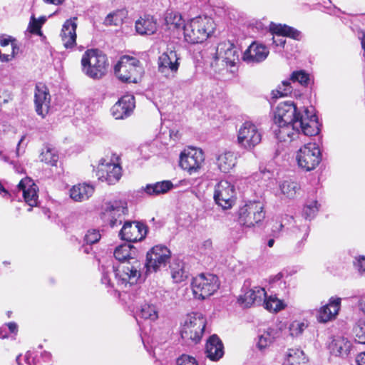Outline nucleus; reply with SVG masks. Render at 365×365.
Returning a JSON list of instances; mask_svg holds the SVG:
<instances>
[{"instance_id": "obj_1", "label": "nucleus", "mask_w": 365, "mask_h": 365, "mask_svg": "<svg viewBox=\"0 0 365 365\" xmlns=\"http://www.w3.org/2000/svg\"><path fill=\"white\" fill-rule=\"evenodd\" d=\"M115 258L120 262L115 269L112 264L101 266V282L107 287L123 289L135 284L141 276L142 263L138 259V251L130 244L115 247Z\"/></svg>"}, {"instance_id": "obj_2", "label": "nucleus", "mask_w": 365, "mask_h": 365, "mask_svg": "<svg viewBox=\"0 0 365 365\" xmlns=\"http://www.w3.org/2000/svg\"><path fill=\"white\" fill-rule=\"evenodd\" d=\"M306 121L297 120L295 123H274L272 129L275 138L282 142H292L299 138L301 135L314 136L319 133V124L318 120Z\"/></svg>"}, {"instance_id": "obj_3", "label": "nucleus", "mask_w": 365, "mask_h": 365, "mask_svg": "<svg viewBox=\"0 0 365 365\" xmlns=\"http://www.w3.org/2000/svg\"><path fill=\"white\" fill-rule=\"evenodd\" d=\"M215 24L208 16H198L191 19L183 26L185 40L190 43H201L215 31Z\"/></svg>"}, {"instance_id": "obj_4", "label": "nucleus", "mask_w": 365, "mask_h": 365, "mask_svg": "<svg viewBox=\"0 0 365 365\" xmlns=\"http://www.w3.org/2000/svg\"><path fill=\"white\" fill-rule=\"evenodd\" d=\"M318 120L317 115L314 113L313 108H303L299 109L293 101H287L278 104L274 112L273 122L274 123H295V121Z\"/></svg>"}, {"instance_id": "obj_5", "label": "nucleus", "mask_w": 365, "mask_h": 365, "mask_svg": "<svg viewBox=\"0 0 365 365\" xmlns=\"http://www.w3.org/2000/svg\"><path fill=\"white\" fill-rule=\"evenodd\" d=\"M83 72L93 79L101 78L107 71L108 66L106 55L95 49L86 51L81 58Z\"/></svg>"}, {"instance_id": "obj_6", "label": "nucleus", "mask_w": 365, "mask_h": 365, "mask_svg": "<svg viewBox=\"0 0 365 365\" xmlns=\"http://www.w3.org/2000/svg\"><path fill=\"white\" fill-rule=\"evenodd\" d=\"M143 69L136 58L123 56L114 66V73L123 82L137 83Z\"/></svg>"}, {"instance_id": "obj_7", "label": "nucleus", "mask_w": 365, "mask_h": 365, "mask_svg": "<svg viewBox=\"0 0 365 365\" xmlns=\"http://www.w3.org/2000/svg\"><path fill=\"white\" fill-rule=\"evenodd\" d=\"M127 202L120 200L105 202L101 207V217L111 227L122 224L125 215H128Z\"/></svg>"}, {"instance_id": "obj_8", "label": "nucleus", "mask_w": 365, "mask_h": 365, "mask_svg": "<svg viewBox=\"0 0 365 365\" xmlns=\"http://www.w3.org/2000/svg\"><path fill=\"white\" fill-rule=\"evenodd\" d=\"M206 320L202 313L192 312L187 314L182 327L180 334L185 341L197 343L204 332Z\"/></svg>"}, {"instance_id": "obj_9", "label": "nucleus", "mask_w": 365, "mask_h": 365, "mask_svg": "<svg viewBox=\"0 0 365 365\" xmlns=\"http://www.w3.org/2000/svg\"><path fill=\"white\" fill-rule=\"evenodd\" d=\"M264 217V205L259 201L249 202L238 211L239 223L247 227H252L260 223Z\"/></svg>"}, {"instance_id": "obj_10", "label": "nucleus", "mask_w": 365, "mask_h": 365, "mask_svg": "<svg viewBox=\"0 0 365 365\" xmlns=\"http://www.w3.org/2000/svg\"><path fill=\"white\" fill-rule=\"evenodd\" d=\"M191 287L195 298L205 299L218 289V279L212 274H200L192 279Z\"/></svg>"}, {"instance_id": "obj_11", "label": "nucleus", "mask_w": 365, "mask_h": 365, "mask_svg": "<svg viewBox=\"0 0 365 365\" xmlns=\"http://www.w3.org/2000/svg\"><path fill=\"white\" fill-rule=\"evenodd\" d=\"M262 134L257 126L250 121H246L237 131V143L247 150H253L262 140Z\"/></svg>"}, {"instance_id": "obj_12", "label": "nucleus", "mask_w": 365, "mask_h": 365, "mask_svg": "<svg viewBox=\"0 0 365 365\" xmlns=\"http://www.w3.org/2000/svg\"><path fill=\"white\" fill-rule=\"evenodd\" d=\"M296 158L300 168L310 171L319 164L322 155L319 148L315 143H307L298 150Z\"/></svg>"}, {"instance_id": "obj_13", "label": "nucleus", "mask_w": 365, "mask_h": 365, "mask_svg": "<svg viewBox=\"0 0 365 365\" xmlns=\"http://www.w3.org/2000/svg\"><path fill=\"white\" fill-rule=\"evenodd\" d=\"M180 57L176 51L168 48L158 59V71L166 78H174L179 69Z\"/></svg>"}, {"instance_id": "obj_14", "label": "nucleus", "mask_w": 365, "mask_h": 365, "mask_svg": "<svg viewBox=\"0 0 365 365\" xmlns=\"http://www.w3.org/2000/svg\"><path fill=\"white\" fill-rule=\"evenodd\" d=\"M205 163L204 153L201 149L189 148L181 153L180 166L190 175L198 173Z\"/></svg>"}, {"instance_id": "obj_15", "label": "nucleus", "mask_w": 365, "mask_h": 365, "mask_svg": "<svg viewBox=\"0 0 365 365\" xmlns=\"http://www.w3.org/2000/svg\"><path fill=\"white\" fill-rule=\"evenodd\" d=\"M309 75L304 71H296L292 72L288 80L283 81L282 84L278 86L276 90L272 91V98H279L291 95L294 91L295 83H299L302 86H307L309 82Z\"/></svg>"}, {"instance_id": "obj_16", "label": "nucleus", "mask_w": 365, "mask_h": 365, "mask_svg": "<svg viewBox=\"0 0 365 365\" xmlns=\"http://www.w3.org/2000/svg\"><path fill=\"white\" fill-rule=\"evenodd\" d=\"M170 255L167 247L161 245L153 247L147 254V262L144 265L146 272H156L160 267L165 266Z\"/></svg>"}, {"instance_id": "obj_17", "label": "nucleus", "mask_w": 365, "mask_h": 365, "mask_svg": "<svg viewBox=\"0 0 365 365\" xmlns=\"http://www.w3.org/2000/svg\"><path fill=\"white\" fill-rule=\"evenodd\" d=\"M240 50L230 41L219 43L215 53L216 63L221 62L227 66H234L239 61Z\"/></svg>"}, {"instance_id": "obj_18", "label": "nucleus", "mask_w": 365, "mask_h": 365, "mask_svg": "<svg viewBox=\"0 0 365 365\" xmlns=\"http://www.w3.org/2000/svg\"><path fill=\"white\" fill-rule=\"evenodd\" d=\"M235 195V186L227 180H221L215 187V201L223 209L232 207Z\"/></svg>"}, {"instance_id": "obj_19", "label": "nucleus", "mask_w": 365, "mask_h": 365, "mask_svg": "<svg viewBox=\"0 0 365 365\" xmlns=\"http://www.w3.org/2000/svg\"><path fill=\"white\" fill-rule=\"evenodd\" d=\"M147 233L146 226L136 221H126L119 232L121 240L133 242L145 238Z\"/></svg>"}, {"instance_id": "obj_20", "label": "nucleus", "mask_w": 365, "mask_h": 365, "mask_svg": "<svg viewBox=\"0 0 365 365\" xmlns=\"http://www.w3.org/2000/svg\"><path fill=\"white\" fill-rule=\"evenodd\" d=\"M271 35L272 44L276 47H284L286 39L285 36L299 40L301 38V32L296 29L285 24H274L271 26Z\"/></svg>"}, {"instance_id": "obj_21", "label": "nucleus", "mask_w": 365, "mask_h": 365, "mask_svg": "<svg viewBox=\"0 0 365 365\" xmlns=\"http://www.w3.org/2000/svg\"><path fill=\"white\" fill-rule=\"evenodd\" d=\"M96 176L101 181L108 184H115L121 176V167L118 164L101 160L96 170Z\"/></svg>"}, {"instance_id": "obj_22", "label": "nucleus", "mask_w": 365, "mask_h": 365, "mask_svg": "<svg viewBox=\"0 0 365 365\" xmlns=\"http://www.w3.org/2000/svg\"><path fill=\"white\" fill-rule=\"evenodd\" d=\"M145 294V292L140 290L136 295H133L132 298L133 306L137 309L138 317L144 319L155 321L158 318V309L153 304L142 303Z\"/></svg>"}, {"instance_id": "obj_23", "label": "nucleus", "mask_w": 365, "mask_h": 365, "mask_svg": "<svg viewBox=\"0 0 365 365\" xmlns=\"http://www.w3.org/2000/svg\"><path fill=\"white\" fill-rule=\"evenodd\" d=\"M51 96L47 87L43 83H38L35 88L34 103L38 115L44 118L48 113Z\"/></svg>"}, {"instance_id": "obj_24", "label": "nucleus", "mask_w": 365, "mask_h": 365, "mask_svg": "<svg viewBox=\"0 0 365 365\" xmlns=\"http://www.w3.org/2000/svg\"><path fill=\"white\" fill-rule=\"evenodd\" d=\"M18 189L19 190L22 191L25 202L31 207L28 210V211L30 212L31 210V207L36 206L38 204V186L31 178H25L19 182Z\"/></svg>"}, {"instance_id": "obj_25", "label": "nucleus", "mask_w": 365, "mask_h": 365, "mask_svg": "<svg viewBox=\"0 0 365 365\" xmlns=\"http://www.w3.org/2000/svg\"><path fill=\"white\" fill-rule=\"evenodd\" d=\"M135 108V98L132 95L121 97L111 108V114L115 119H123L133 113Z\"/></svg>"}, {"instance_id": "obj_26", "label": "nucleus", "mask_w": 365, "mask_h": 365, "mask_svg": "<svg viewBox=\"0 0 365 365\" xmlns=\"http://www.w3.org/2000/svg\"><path fill=\"white\" fill-rule=\"evenodd\" d=\"M269 53V49L264 45L254 42L245 51L242 59L247 63H257L264 61Z\"/></svg>"}, {"instance_id": "obj_27", "label": "nucleus", "mask_w": 365, "mask_h": 365, "mask_svg": "<svg viewBox=\"0 0 365 365\" xmlns=\"http://www.w3.org/2000/svg\"><path fill=\"white\" fill-rule=\"evenodd\" d=\"M341 301L339 297H331L329 303L318 310L317 320L319 322L326 323L334 319L340 309Z\"/></svg>"}, {"instance_id": "obj_28", "label": "nucleus", "mask_w": 365, "mask_h": 365, "mask_svg": "<svg viewBox=\"0 0 365 365\" xmlns=\"http://www.w3.org/2000/svg\"><path fill=\"white\" fill-rule=\"evenodd\" d=\"M77 18L73 17L65 21L62 26L61 38L66 48H73L76 44Z\"/></svg>"}, {"instance_id": "obj_29", "label": "nucleus", "mask_w": 365, "mask_h": 365, "mask_svg": "<svg viewBox=\"0 0 365 365\" xmlns=\"http://www.w3.org/2000/svg\"><path fill=\"white\" fill-rule=\"evenodd\" d=\"M353 344L347 338L336 336L334 338L329 344V349L331 354L343 359L348 358L353 350Z\"/></svg>"}, {"instance_id": "obj_30", "label": "nucleus", "mask_w": 365, "mask_h": 365, "mask_svg": "<svg viewBox=\"0 0 365 365\" xmlns=\"http://www.w3.org/2000/svg\"><path fill=\"white\" fill-rule=\"evenodd\" d=\"M265 297L266 292L264 288L255 287L240 295L238 302L245 307H250L252 304L260 305Z\"/></svg>"}, {"instance_id": "obj_31", "label": "nucleus", "mask_w": 365, "mask_h": 365, "mask_svg": "<svg viewBox=\"0 0 365 365\" xmlns=\"http://www.w3.org/2000/svg\"><path fill=\"white\" fill-rule=\"evenodd\" d=\"M205 353L207 356L212 361H218L223 356V344L216 334L212 335L208 339L206 343Z\"/></svg>"}, {"instance_id": "obj_32", "label": "nucleus", "mask_w": 365, "mask_h": 365, "mask_svg": "<svg viewBox=\"0 0 365 365\" xmlns=\"http://www.w3.org/2000/svg\"><path fill=\"white\" fill-rule=\"evenodd\" d=\"M95 187L93 185L83 182L73 185L69 190L70 197L76 202L88 200L93 194Z\"/></svg>"}, {"instance_id": "obj_33", "label": "nucleus", "mask_w": 365, "mask_h": 365, "mask_svg": "<svg viewBox=\"0 0 365 365\" xmlns=\"http://www.w3.org/2000/svg\"><path fill=\"white\" fill-rule=\"evenodd\" d=\"M135 30L141 35H150L154 34L157 30V22L153 16L145 15L140 17L135 22Z\"/></svg>"}, {"instance_id": "obj_34", "label": "nucleus", "mask_w": 365, "mask_h": 365, "mask_svg": "<svg viewBox=\"0 0 365 365\" xmlns=\"http://www.w3.org/2000/svg\"><path fill=\"white\" fill-rule=\"evenodd\" d=\"M279 187L281 193L287 198L294 199L301 191L300 184L292 180L285 179L279 183Z\"/></svg>"}, {"instance_id": "obj_35", "label": "nucleus", "mask_w": 365, "mask_h": 365, "mask_svg": "<svg viewBox=\"0 0 365 365\" xmlns=\"http://www.w3.org/2000/svg\"><path fill=\"white\" fill-rule=\"evenodd\" d=\"M308 359L299 349H289L285 355L284 365H307Z\"/></svg>"}, {"instance_id": "obj_36", "label": "nucleus", "mask_w": 365, "mask_h": 365, "mask_svg": "<svg viewBox=\"0 0 365 365\" xmlns=\"http://www.w3.org/2000/svg\"><path fill=\"white\" fill-rule=\"evenodd\" d=\"M173 184L170 180H163L152 184H148L145 188V192L150 196H158L167 193L173 188Z\"/></svg>"}, {"instance_id": "obj_37", "label": "nucleus", "mask_w": 365, "mask_h": 365, "mask_svg": "<svg viewBox=\"0 0 365 365\" xmlns=\"http://www.w3.org/2000/svg\"><path fill=\"white\" fill-rule=\"evenodd\" d=\"M277 331L274 329L267 328L264 330H259L257 337L256 346L262 351L268 347L276 337Z\"/></svg>"}, {"instance_id": "obj_38", "label": "nucleus", "mask_w": 365, "mask_h": 365, "mask_svg": "<svg viewBox=\"0 0 365 365\" xmlns=\"http://www.w3.org/2000/svg\"><path fill=\"white\" fill-rule=\"evenodd\" d=\"M236 157L232 152H225L217 158L219 169L223 173H227L236 165Z\"/></svg>"}, {"instance_id": "obj_39", "label": "nucleus", "mask_w": 365, "mask_h": 365, "mask_svg": "<svg viewBox=\"0 0 365 365\" xmlns=\"http://www.w3.org/2000/svg\"><path fill=\"white\" fill-rule=\"evenodd\" d=\"M262 302L264 308L269 312H277L285 307L284 302L276 295H270L268 297L266 296Z\"/></svg>"}, {"instance_id": "obj_40", "label": "nucleus", "mask_w": 365, "mask_h": 365, "mask_svg": "<svg viewBox=\"0 0 365 365\" xmlns=\"http://www.w3.org/2000/svg\"><path fill=\"white\" fill-rule=\"evenodd\" d=\"M292 232L294 235L297 239H300L297 242V245L300 250L304 245V242L307 240V237L309 233V226L305 222L304 224L295 226L292 227Z\"/></svg>"}, {"instance_id": "obj_41", "label": "nucleus", "mask_w": 365, "mask_h": 365, "mask_svg": "<svg viewBox=\"0 0 365 365\" xmlns=\"http://www.w3.org/2000/svg\"><path fill=\"white\" fill-rule=\"evenodd\" d=\"M39 159L41 162L54 166L58 162V155L53 148L46 145L42 149Z\"/></svg>"}, {"instance_id": "obj_42", "label": "nucleus", "mask_w": 365, "mask_h": 365, "mask_svg": "<svg viewBox=\"0 0 365 365\" xmlns=\"http://www.w3.org/2000/svg\"><path fill=\"white\" fill-rule=\"evenodd\" d=\"M165 21L170 29L172 27L173 29L183 28V26L186 24L182 19L181 15L177 12L167 13Z\"/></svg>"}, {"instance_id": "obj_43", "label": "nucleus", "mask_w": 365, "mask_h": 365, "mask_svg": "<svg viewBox=\"0 0 365 365\" xmlns=\"http://www.w3.org/2000/svg\"><path fill=\"white\" fill-rule=\"evenodd\" d=\"M319 209V205L317 200L308 201L304 206L302 215L305 219L310 220L316 216Z\"/></svg>"}, {"instance_id": "obj_44", "label": "nucleus", "mask_w": 365, "mask_h": 365, "mask_svg": "<svg viewBox=\"0 0 365 365\" xmlns=\"http://www.w3.org/2000/svg\"><path fill=\"white\" fill-rule=\"evenodd\" d=\"M292 216L284 215L281 217L280 220L276 221L272 227V232L274 237H278L282 228L288 224H292L294 222Z\"/></svg>"}, {"instance_id": "obj_45", "label": "nucleus", "mask_w": 365, "mask_h": 365, "mask_svg": "<svg viewBox=\"0 0 365 365\" xmlns=\"http://www.w3.org/2000/svg\"><path fill=\"white\" fill-rule=\"evenodd\" d=\"M123 18V13L120 11H115L107 15L103 24L106 26H118L122 23Z\"/></svg>"}, {"instance_id": "obj_46", "label": "nucleus", "mask_w": 365, "mask_h": 365, "mask_svg": "<svg viewBox=\"0 0 365 365\" xmlns=\"http://www.w3.org/2000/svg\"><path fill=\"white\" fill-rule=\"evenodd\" d=\"M307 327V324L304 322L294 321L289 326L290 334L292 336H297L301 334Z\"/></svg>"}, {"instance_id": "obj_47", "label": "nucleus", "mask_w": 365, "mask_h": 365, "mask_svg": "<svg viewBox=\"0 0 365 365\" xmlns=\"http://www.w3.org/2000/svg\"><path fill=\"white\" fill-rule=\"evenodd\" d=\"M101 237L99 230H89L84 237V242L88 245H93L98 242Z\"/></svg>"}, {"instance_id": "obj_48", "label": "nucleus", "mask_w": 365, "mask_h": 365, "mask_svg": "<svg viewBox=\"0 0 365 365\" xmlns=\"http://www.w3.org/2000/svg\"><path fill=\"white\" fill-rule=\"evenodd\" d=\"M172 277L175 282L180 283L183 282L187 277V273L182 268H179L175 269V268H172L171 271Z\"/></svg>"}, {"instance_id": "obj_49", "label": "nucleus", "mask_w": 365, "mask_h": 365, "mask_svg": "<svg viewBox=\"0 0 365 365\" xmlns=\"http://www.w3.org/2000/svg\"><path fill=\"white\" fill-rule=\"evenodd\" d=\"M41 28V23H39V21H37V19H36L34 16H32L29 25L30 32L41 36L42 35Z\"/></svg>"}, {"instance_id": "obj_50", "label": "nucleus", "mask_w": 365, "mask_h": 365, "mask_svg": "<svg viewBox=\"0 0 365 365\" xmlns=\"http://www.w3.org/2000/svg\"><path fill=\"white\" fill-rule=\"evenodd\" d=\"M178 365H197V361L194 357L189 355L182 354L177 359Z\"/></svg>"}, {"instance_id": "obj_51", "label": "nucleus", "mask_w": 365, "mask_h": 365, "mask_svg": "<svg viewBox=\"0 0 365 365\" xmlns=\"http://www.w3.org/2000/svg\"><path fill=\"white\" fill-rule=\"evenodd\" d=\"M355 265L360 273L362 274L365 272V257L359 256L356 259V262Z\"/></svg>"}, {"instance_id": "obj_52", "label": "nucleus", "mask_w": 365, "mask_h": 365, "mask_svg": "<svg viewBox=\"0 0 365 365\" xmlns=\"http://www.w3.org/2000/svg\"><path fill=\"white\" fill-rule=\"evenodd\" d=\"M282 275L281 274H278L272 279V287H274L276 285H278L279 287L283 285V287L286 288V282L282 280Z\"/></svg>"}, {"instance_id": "obj_53", "label": "nucleus", "mask_w": 365, "mask_h": 365, "mask_svg": "<svg viewBox=\"0 0 365 365\" xmlns=\"http://www.w3.org/2000/svg\"><path fill=\"white\" fill-rule=\"evenodd\" d=\"M6 329L9 333L16 334L18 332V325L16 322H11L6 323Z\"/></svg>"}, {"instance_id": "obj_54", "label": "nucleus", "mask_w": 365, "mask_h": 365, "mask_svg": "<svg viewBox=\"0 0 365 365\" xmlns=\"http://www.w3.org/2000/svg\"><path fill=\"white\" fill-rule=\"evenodd\" d=\"M41 358L44 362L48 363L52 361V354L49 351H43L41 354Z\"/></svg>"}, {"instance_id": "obj_55", "label": "nucleus", "mask_w": 365, "mask_h": 365, "mask_svg": "<svg viewBox=\"0 0 365 365\" xmlns=\"http://www.w3.org/2000/svg\"><path fill=\"white\" fill-rule=\"evenodd\" d=\"M357 365H365V351L359 354L356 359Z\"/></svg>"}, {"instance_id": "obj_56", "label": "nucleus", "mask_w": 365, "mask_h": 365, "mask_svg": "<svg viewBox=\"0 0 365 365\" xmlns=\"http://www.w3.org/2000/svg\"><path fill=\"white\" fill-rule=\"evenodd\" d=\"M8 331L6 329V324H4L2 327H0V338L5 339L8 337Z\"/></svg>"}, {"instance_id": "obj_57", "label": "nucleus", "mask_w": 365, "mask_h": 365, "mask_svg": "<svg viewBox=\"0 0 365 365\" xmlns=\"http://www.w3.org/2000/svg\"><path fill=\"white\" fill-rule=\"evenodd\" d=\"M43 2H45L46 4H53V5H61L63 4V2L65 1V0H43Z\"/></svg>"}, {"instance_id": "obj_58", "label": "nucleus", "mask_w": 365, "mask_h": 365, "mask_svg": "<svg viewBox=\"0 0 365 365\" xmlns=\"http://www.w3.org/2000/svg\"><path fill=\"white\" fill-rule=\"evenodd\" d=\"M91 245H88L86 243V245H83V246L81 248V251L83 253L89 254L92 250V248L91 247Z\"/></svg>"}, {"instance_id": "obj_59", "label": "nucleus", "mask_w": 365, "mask_h": 365, "mask_svg": "<svg viewBox=\"0 0 365 365\" xmlns=\"http://www.w3.org/2000/svg\"><path fill=\"white\" fill-rule=\"evenodd\" d=\"M11 40L9 38H1L0 39V45L1 46H6L9 44Z\"/></svg>"}, {"instance_id": "obj_60", "label": "nucleus", "mask_w": 365, "mask_h": 365, "mask_svg": "<svg viewBox=\"0 0 365 365\" xmlns=\"http://www.w3.org/2000/svg\"><path fill=\"white\" fill-rule=\"evenodd\" d=\"M31 352H30V351H28V352H26V356H25L26 361V362H27L29 364H31V362H30V356H31Z\"/></svg>"}, {"instance_id": "obj_61", "label": "nucleus", "mask_w": 365, "mask_h": 365, "mask_svg": "<svg viewBox=\"0 0 365 365\" xmlns=\"http://www.w3.org/2000/svg\"><path fill=\"white\" fill-rule=\"evenodd\" d=\"M46 20V18L45 16H41L37 19V21H39V23H41V26L45 23Z\"/></svg>"}, {"instance_id": "obj_62", "label": "nucleus", "mask_w": 365, "mask_h": 365, "mask_svg": "<svg viewBox=\"0 0 365 365\" xmlns=\"http://www.w3.org/2000/svg\"><path fill=\"white\" fill-rule=\"evenodd\" d=\"M274 243V240L273 239H270L268 240L267 245L269 247H272L273 246Z\"/></svg>"}, {"instance_id": "obj_63", "label": "nucleus", "mask_w": 365, "mask_h": 365, "mask_svg": "<svg viewBox=\"0 0 365 365\" xmlns=\"http://www.w3.org/2000/svg\"><path fill=\"white\" fill-rule=\"evenodd\" d=\"M204 245L205 247H210L212 245V242L210 240H207L204 242Z\"/></svg>"}, {"instance_id": "obj_64", "label": "nucleus", "mask_w": 365, "mask_h": 365, "mask_svg": "<svg viewBox=\"0 0 365 365\" xmlns=\"http://www.w3.org/2000/svg\"><path fill=\"white\" fill-rule=\"evenodd\" d=\"M20 356H21L19 355V356H17V358H16V361H17V363H18V364H19V358H20Z\"/></svg>"}]
</instances>
